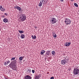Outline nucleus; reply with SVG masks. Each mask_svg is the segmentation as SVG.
<instances>
[{"label":"nucleus","mask_w":79,"mask_h":79,"mask_svg":"<svg viewBox=\"0 0 79 79\" xmlns=\"http://www.w3.org/2000/svg\"><path fill=\"white\" fill-rule=\"evenodd\" d=\"M64 58H65L61 61V64H62V65H65L66 63H69L68 62L69 61V58H68V57H64Z\"/></svg>","instance_id":"f257e3e1"},{"label":"nucleus","mask_w":79,"mask_h":79,"mask_svg":"<svg viewBox=\"0 0 79 79\" xmlns=\"http://www.w3.org/2000/svg\"><path fill=\"white\" fill-rule=\"evenodd\" d=\"M20 19L21 20V21H24L26 19V15L24 14H21L20 15Z\"/></svg>","instance_id":"f03ea898"},{"label":"nucleus","mask_w":79,"mask_h":79,"mask_svg":"<svg viewBox=\"0 0 79 79\" xmlns=\"http://www.w3.org/2000/svg\"><path fill=\"white\" fill-rule=\"evenodd\" d=\"M78 68L79 67H77V68L74 69L73 73L75 75H77L79 73V69H78Z\"/></svg>","instance_id":"7ed1b4c3"},{"label":"nucleus","mask_w":79,"mask_h":79,"mask_svg":"<svg viewBox=\"0 0 79 79\" xmlns=\"http://www.w3.org/2000/svg\"><path fill=\"white\" fill-rule=\"evenodd\" d=\"M65 23L66 24V25H69L71 23V21L69 19H66L65 21Z\"/></svg>","instance_id":"20e7f679"},{"label":"nucleus","mask_w":79,"mask_h":79,"mask_svg":"<svg viewBox=\"0 0 79 79\" xmlns=\"http://www.w3.org/2000/svg\"><path fill=\"white\" fill-rule=\"evenodd\" d=\"M9 66L10 68H12L13 70H15L16 68H15V64L13 62H11L9 64Z\"/></svg>","instance_id":"39448f33"},{"label":"nucleus","mask_w":79,"mask_h":79,"mask_svg":"<svg viewBox=\"0 0 79 79\" xmlns=\"http://www.w3.org/2000/svg\"><path fill=\"white\" fill-rule=\"evenodd\" d=\"M56 19L55 18H52L50 20V22L52 23V24H55L56 23Z\"/></svg>","instance_id":"423d86ee"},{"label":"nucleus","mask_w":79,"mask_h":79,"mask_svg":"<svg viewBox=\"0 0 79 79\" xmlns=\"http://www.w3.org/2000/svg\"><path fill=\"white\" fill-rule=\"evenodd\" d=\"M51 51H48L46 52V54H45V56L46 57H48V56H50V52Z\"/></svg>","instance_id":"0eeeda50"},{"label":"nucleus","mask_w":79,"mask_h":79,"mask_svg":"<svg viewBox=\"0 0 79 79\" xmlns=\"http://www.w3.org/2000/svg\"><path fill=\"white\" fill-rule=\"evenodd\" d=\"M14 8H16V9H17V10H19V11H21V8L20 7L17 6H15Z\"/></svg>","instance_id":"6e6552de"},{"label":"nucleus","mask_w":79,"mask_h":79,"mask_svg":"<svg viewBox=\"0 0 79 79\" xmlns=\"http://www.w3.org/2000/svg\"><path fill=\"white\" fill-rule=\"evenodd\" d=\"M70 44H71V43L66 42L65 43V44H64V45H65L66 47H69V46L70 45Z\"/></svg>","instance_id":"1a4fd4ad"},{"label":"nucleus","mask_w":79,"mask_h":79,"mask_svg":"<svg viewBox=\"0 0 79 79\" xmlns=\"http://www.w3.org/2000/svg\"><path fill=\"white\" fill-rule=\"evenodd\" d=\"M32 77L29 75H27L25 77V79H31Z\"/></svg>","instance_id":"9d476101"},{"label":"nucleus","mask_w":79,"mask_h":79,"mask_svg":"<svg viewBox=\"0 0 79 79\" xmlns=\"http://www.w3.org/2000/svg\"><path fill=\"white\" fill-rule=\"evenodd\" d=\"M45 52V51L44 50H43L41 51L40 55H43L44 53Z\"/></svg>","instance_id":"9b49d317"},{"label":"nucleus","mask_w":79,"mask_h":79,"mask_svg":"<svg viewBox=\"0 0 79 79\" xmlns=\"http://www.w3.org/2000/svg\"><path fill=\"white\" fill-rule=\"evenodd\" d=\"M4 23H8V19L6 18H5L3 19Z\"/></svg>","instance_id":"f8f14e48"},{"label":"nucleus","mask_w":79,"mask_h":79,"mask_svg":"<svg viewBox=\"0 0 79 79\" xmlns=\"http://www.w3.org/2000/svg\"><path fill=\"white\" fill-rule=\"evenodd\" d=\"M52 35L54 37H57V36H56V35L55 32L52 33Z\"/></svg>","instance_id":"ddd939ff"},{"label":"nucleus","mask_w":79,"mask_h":79,"mask_svg":"<svg viewBox=\"0 0 79 79\" xmlns=\"http://www.w3.org/2000/svg\"><path fill=\"white\" fill-rule=\"evenodd\" d=\"M20 37L21 39H24V37H25V35H24L23 34H22Z\"/></svg>","instance_id":"4468645a"},{"label":"nucleus","mask_w":79,"mask_h":79,"mask_svg":"<svg viewBox=\"0 0 79 79\" xmlns=\"http://www.w3.org/2000/svg\"><path fill=\"white\" fill-rule=\"evenodd\" d=\"M31 72V69H29L28 70H27V73H30Z\"/></svg>","instance_id":"2eb2a0df"},{"label":"nucleus","mask_w":79,"mask_h":79,"mask_svg":"<svg viewBox=\"0 0 79 79\" xmlns=\"http://www.w3.org/2000/svg\"><path fill=\"white\" fill-rule=\"evenodd\" d=\"M56 53H55V52L54 51L52 52V55H53L54 56H55V55Z\"/></svg>","instance_id":"dca6fc26"},{"label":"nucleus","mask_w":79,"mask_h":79,"mask_svg":"<svg viewBox=\"0 0 79 79\" xmlns=\"http://www.w3.org/2000/svg\"><path fill=\"white\" fill-rule=\"evenodd\" d=\"M1 10L2 11H5V8L2 7V9H1Z\"/></svg>","instance_id":"f3484780"},{"label":"nucleus","mask_w":79,"mask_h":79,"mask_svg":"<svg viewBox=\"0 0 79 79\" xmlns=\"http://www.w3.org/2000/svg\"><path fill=\"white\" fill-rule=\"evenodd\" d=\"M19 31L20 34H23V33H24V31H23L19 30Z\"/></svg>","instance_id":"a211bd4d"},{"label":"nucleus","mask_w":79,"mask_h":79,"mask_svg":"<svg viewBox=\"0 0 79 79\" xmlns=\"http://www.w3.org/2000/svg\"><path fill=\"white\" fill-rule=\"evenodd\" d=\"M23 58L22 56H21L19 57V60H20V61H22V60H23Z\"/></svg>","instance_id":"6ab92c4d"},{"label":"nucleus","mask_w":79,"mask_h":79,"mask_svg":"<svg viewBox=\"0 0 79 79\" xmlns=\"http://www.w3.org/2000/svg\"><path fill=\"white\" fill-rule=\"evenodd\" d=\"M43 3H42V2H40L39 4V6H41L42 5V4Z\"/></svg>","instance_id":"aec40b11"},{"label":"nucleus","mask_w":79,"mask_h":79,"mask_svg":"<svg viewBox=\"0 0 79 79\" xmlns=\"http://www.w3.org/2000/svg\"><path fill=\"white\" fill-rule=\"evenodd\" d=\"M74 5L75 6H76V7H78V5L76 3H74Z\"/></svg>","instance_id":"412c9836"},{"label":"nucleus","mask_w":79,"mask_h":79,"mask_svg":"<svg viewBox=\"0 0 79 79\" xmlns=\"http://www.w3.org/2000/svg\"><path fill=\"white\" fill-rule=\"evenodd\" d=\"M15 58H16V57L12 58L11 59V61H12L13 60H15Z\"/></svg>","instance_id":"4be33fe9"},{"label":"nucleus","mask_w":79,"mask_h":79,"mask_svg":"<svg viewBox=\"0 0 79 79\" xmlns=\"http://www.w3.org/2000/svg\"><path fill=\"white\" fill-rule=\"evenodd\" d=\"M17 63V61H16V60H15L14 61V62L13 63H14V64H16Z\"/></svg>","instance_id":"5701e85b"},{"label":"nucleus","mask_w":79,"mask_h":79,"mask_svg":"<svg viewBox=\"0 0 79 79\" xmlns=\"http://www.w3.org/2000/svg\"><path fill=\"white\" fill-rule=\"evenodd\" d=\"M36 76L38 77L39 78H40V77H41V74H39Z\"/></svg>","instance_id":"b1692460"},{"label":"nucleus","mask_w":79,"mask_h":79,"mask_svg":"<svg viewBox=\"0 0 79 79\" xmlns=\"http://www.w3.org/2000/svg\"><path fill=\"white\" fill-rule=\"evenodd\" d=\"M35 79H39V78L37 77V76L35 77Z\"/></svg>","instance_id":"393cba45"},{"label":"nucleus","mask_w":79,"mask_h":79,"mask_svg":"<svg viewBox=\"0 0 79 79\" xmlns=\"http://www.w3.org/2000/svg\"><path fill=\"white\" fill-rule=\"evenodd\" d=\"M44 0H40V2L43 3V2H44Z\"/></svg>","instance_id":"a878e982"},{"label":"nucleus","mask_w":79,"mask_h":79,"mask_svg":"<svg viewBox=\"0 0 79 79\" xmlns=\"http://www.w3.org/2000/svg\"><path fill=\"white\" fill-rule=\"evenodd\" d=\"M10 61L8 60L7 61V62H6V64H8V63H10Z\"/></svg>","instance_id":"bb28decb"},{"label":"nucleus","mask_w":79,"mask_h":79,"mask_svg":"<svg viewBox=\"0 0 79 79\" xmlns=\"http://www.w3.org/2000/svg\"><path fill=\"white\" fill-rule=\"evenodd\" d=\"M32 73H35V70H32Z\"/></svg>","instance_id":"cd10ccee"},{"label":"nucleus","mask_w":79,"mask_h":79,"mask_svg":"<svg viewBox=\"0 0 79 79\" xmlns=\"http://www.w3.org/2000/svg\"><path fill=\"white\" fill-rule=\"evenodd\" d=\"M36 36L34 35V38H34V39H36Z\"/></svg>","instance_id":"c85d7f7f"},{"label":"nucleus","mask_w":79,"mask_h":79,"mask_svg":"<svg viewBox=\"0 0 79 79\" xmlns=\"http://www.w3.org/2000/svg\"><path fill=\"white\" fill-rule=\"evenodd\" d=\"M50 79H54V77H51L50 78Z\"/></svg>","instance_id":"c756f323"},{"label":"nucleus","mask_w":79,"mask_h":79,"mask_svg":"<svg viewBox=\"0 0 79 79\" xmlns=\"http://www.w3.org/2000/svg\"><path fill=\"white\" fill-rule=\"evenodd\" d=\"M31 37H32V39H33V38H34V36L33 35H31Z\"/></svg>","instance_id":"7c9ffc66"},{"label":"nucleus","mask_w":79,"mask_h":79,"mask_svg":"<svg viewBox=\"0 0 79 79\" xmlns=\"http://www.w3.org/2000/svg\"><path fill=\"white\" fill-rule=\"evenodd\" d=\"M0 9H2V6H0Z\"/></svg>","instance_id":"2f4dec72"},{"label":"nucleus","mask_w":79,"mask_h":79,"mask_svg":"<svg viewBox=\"0 0 79 79\" xmlns=\"http://www.w3.org/2000/svg\"><path fill=\"white\" fill-rule=\"evenodd\" d=\"M6 62H5V63H4V65H5V66H6Z\"/></svg>","instance_id":"473e14b6"},{"label":"nucleus","mask_w":79,"mask_h":79,"mask_svg":"<svg viewBox=\"0 0 79 79\" xmlns=\"http://www.w3.org/2000/svg\"><path fill=\"white\" fill-rule=\"evenodd\" d=\"M4 15H6V16H7V14H6V13H5L4 14Z\"/></svg>","instance_id":"72a5a7b5"},{"label":"nucleus","mask_w":79,"mask_h":79,"mask_svg":"<svg viewBox=\"0 0 79 79\" xmlns=\"http://www.w3.org/2000/svg\"><path fill=\"white\" fill-rule=\"evenodd\" d=\"M2 18H5V15H3L2 16Z\"/></svg>","instance_id":"f704fd0d"},{"label":"nucleus","mask_w":79,"mask_h":79,"mask_svg":"<svg viewBox=\"0 0 79 79\" xmlns=\"http://www.w3.org/2000/svg\"><path fill=\"white\" fill-rule=\"evenodd\" d=\"M60 1H62V2H63L64 1V0H60Z\"/></svg>","instance_id":"c9c22d12"},{"label":"nucleus","mask_w":79,"mask_h":79,"mask_svg":"<svg viewBox=\"0 0 79 79\" xmlns=\"http://www.w3.org/2000/svg\"><path fill=\"white\" fill-rule=\"evenodd\" d=\"M35 29H37V27H35Z\"/></svg>","instance_id":"e433bc0d"},{"label":"nucleus","mask_w":79,"mask_h":79,"mask_svg":"<svg viewBox=\"0 0 79 79\" xmlns=\"http://www.w3.org/2000/svg\"><path fill=\"white\" fill-rule=\"evenodd\" d=\"M71 2H72V1H74V0H71Z\"/></svg>","instance_id":"4c0bfd02"},{"label":"nucleus","mask_w":79,"mask_h":79,"mask_svg":"<svg viewBox=\"0 0 79 79\" xmlns=\"http://www.w3.org/2000/svg\"><path fill=\"white\" fill-rule=\"evenodd\" d=\"M47 74H48V73H47Z\"/></svg>","instance_id":"58836bf2"},{"label":"nucleus","mask_w":79,"mask_h":79,"mask_svg":"<svg viewBox=\"0 0 79 79\" xmlns=\"http://www.w3.org/2000/svg\"><path fill=\"white\" fill-rule=\"evenodd\" d=\"M47 74H48V73H47Z\"/></svg>","instance_id":"ea45409f"}]
</instances>
